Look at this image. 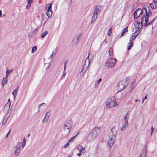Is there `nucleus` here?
Here are the masks:
<instances>
[{"instance_id": "nucleus-1", "label": "nucleus", "mask_w": 157, "mask_h": 157, "mask_svg": "<svg viewBox=\"0 0 157 157\" xmlns=\"http://www.w3.org/2000/svg\"><path fill=\"white\" fill-rule=\"evenodd\" d=\"M100 132V127L94 128L90 132L86 138L87 142H90L96 137Z\"/></svg>"}, {"instance_id": "nucleus-2", "label": "nucleus", "mask_w": 157, "mask_h": 157, "mask_svg": "<svg viewBox=\"0 0 157 157\" xmlns=\"http://www.w3.org/2000/svg\"><path fill=\"white\" fill-rule=\"evenodd\" d=\"M117 132V130L116 129L113 128L111 129V131L109 133L108 144L110 147H111L113 145L116 139Z\"/></svg>"}, {"instance_id": "nucleus-3", "label": "nucleus", "mask_w": 157, "mask_h": 157, "mask_svg": "<svg viewBox=\"0 0 157 157\" xmlns=\"http://www.w3.org/2000/svg\"><path fill=\"white\" fill-rule=\"evenodd\" d=\"M128 78H126V79H123L118 83L117 88L120 90L119 91H121L125 88L128 84Z\"/></svg>"}, {"instance_id": "nucleus-4", "label": "nucleus", "mask_w": 157, "mask_h": 157, "mask_svg": "<svg viewBox=\"0 0 157 157\" xmlns=\"http://www.w3.org/2000/svg\"><path fill=\"white\" fill-rule=\"evenodd\" d=\"M72 125V122L70 120L66 121L63 126V129L65 132L68 133H69Z\"/></svg>"}, {"instance_id": "nucleus-5", "label": "nucleus", "mask_w": 157, "mask_h": 157, "mask_svg": "<svg viewBox=\"0 0 157 157\" xmlns=\"http://www.w3.org/2000/svg\"><path fill=\"white\" fill-rule=\"evenodd\" d=\"M116 59L113 58H110L105 63V66L108 69L114 66L116 63Z\"/></svg>"}, {"instance_id": "nucleus-6", "label": "nucleus", "mask_w": 157, "mask_h": 157, "mask_svg": "<svg viewBox=\"0 0 157 157\" xmlns=\"http://www.w3.org/2000/svg\"><path fill=\"white\" fill-rule=\"evenodd\" d=\"M106 107L108 108H111L114 106L117 107L118 104H117L115 100H112L111 99H109L106 102Z\"/></svg>"}, {"instance_id": "nucleus-7", "label": "nucleus", "mask_w": 157, "mask_h": 157, "mask_svg": "<svg viewBox=\"0 0 157 157\" xmlns=\"http://www.w3.org/2000/svg\"><path fill=\"white\" fill-rule=\"evenodd\" d=\"M52 4L51 3L47 5L45 7V9L47 10L46 14L48 17H51L52 14Z\"/></svg>"}, {"instance_id": "nucleus-8", "label": "nucleus", "mask_w": 157, "mask_h": 157, "mask_svg": "<svg viewBox=\"0 0 157 157\" xmlns=\"http://www.w3.org/2000/svg\"><path fill=\"white\" fill-rule=\"evenodd\" d=\"M90 63V61L88 60V61H87V59L85 61L83 67L82 68V70L80 72L81 74H82V76L84 75V73L86 72L87 70Z\"/></svg>"}, {"instance_id": "nucleus-9", "label": "nucleus", "mask_w": 157, "mask_h": 157, "mask_svg": "<svg viewBox=\"0 0 157 157\" xmlns=\"http://www.w3.org/2000/svg\"><path fill=\"white\" fill-rule=\"evenodd\" d=\"M145 11L146 15L143 17L141 19V23L142 24H144L145 26H146V24L148 21L149 17V14L147 13V11L146 8H144Z\"/></svg>"}, {"instance_id": "nucleus-10", "label": "nucleus", "mask_w": 157, "mask_h": 157, "mask_svg": "<svg viewBox=\"0 0 157 157\" xmlns=\"http://www.w3.org/2000/svg\"><path fill=\"white\" fill-rule=\"evenodd\" d=\"M143 14V11L140 8L138 9L134 13V19H137L140 16Z\"/></svg>"}, {"instance_id": "nucleus-11", "label": "nucleus", "mask_w": 157, "mask_h": 157, "mask_svg": "<svg viewBox=\"0 0 157 157\" xmlns=\"http://www.w3.org/2000/svg\"><path fill=\"white\" fill-rule=\"evenodd\" d=\"M21 143L19 142L17 146L14 147L15 148L14 151V154L15 156H17L19 155L20 153V148Z\"/></svg>"}, {"instance_id": "nucleus-12", "label": "nucleus", "mask_w": 157, "mask_h": 157, "mask_svg": "<svg viewBox=\"0 0 157 157\" xmlns=\"http://www.w3.org/2000/svg\"><path fill=\"white\" fill-rule=\"evenodd\" d=\"M10 103H9L8 102L5 105L3 109V111L4 112L7 113H9L8 112V111L10 109Z\"/></svg>"}, {"instance_id": "nucleus-13", "label": "nucleus", "mask_w": 157, "mask_h": 157, "mask_svg": "<svg viewBox=\"0 0 157 157\" xmlns=\"http://www.w3.org/2000/svg\"><path fill=\"white\" fill-rule=\"evenodd\" d=\"M50 115V114L49 112H47L46 113V115L44 119L43 120V123H46Z\"/></svg>"}, {"instance_id": "nucleus-14", "label": "nucleus", "mask_w": 157, "mask_h": 157, "mask_svg": "<svg viewBox=\"0 0 157 157\" xmlns=\"http://www.w3.org/2000/svg\"><path fill=\"white\" fill-rule=\"evenodd\" d=\"M10 116V113H7L6 114V117L4 118V119L2 121V125H4L6 124L7 120H8V118Z\"/></svg>"}, {"instance_id": "nucleus-15", "label": "nucleus", "mask_w": 157, "mask_h": 157, "mask_svg": "<svg viewBox=\"0 0 157 157\" xmlns=\"http://www.w3.org/2000/svg\"><path fill=\"white\" fill-rule=\"evenodd\" d=\"M128 126V122H125L123 121L122 124L121 126V131L124 130L125 128H126V127H127Z\"/></svg>"}, {"instance_id": "nucleus-16", "label": "nucleus", "mask_w": 157, "mask_h": 157, "mask_svg": "<svg viewBox=\"0 0 157 157\" xmlns=\"http://www.w3.org/2000/svg\"><path fill=\"white\" fill-rule=\"evenodd\" d=\"M101 10V7L99 6H97L95 8V9L94 13H96L97 14L99 13Z\"/></svg>"}, {"instance_id": "nucleus-17", "label": "nucleus", "mask_w": 157, "mask_h": 157, "mask_svg": "<svg viewBox=\"0 0 157 157\" xmlns=\"http://www.w3.org/2000/svg\"><path fill=\"white\" fill-rule=\"evenodd\" d=\"M142 24L141 23H140V22H137L135 23V26H136V28L139 29L142 28Z\"/></svg>"}, {"instance_id": "nucleus-18", "label": "nucleus", "mask_w": 157, "mask_h": 157, "mask_svg": "<svg viewBox=\"0 0 157 157\" xmlns=\"http://www.w3.org/2000/svg\"><path fill=\"white\" fill-rule=\"evenodd\" d=\"M101 80L102 79L101 78H100L98 80L96 81L94 85L95 88H96L98 87L99 83L101 81Z\"/></svg>"}, {"instance_id": "nucleus-19", "label": "nucleus", "mask_w": 157, "mask_h": 157, "mask_svg": "<svg viewBox=\"0 0 157 157\" xmlns=\"http://www.w3.org/2000/svg\"><path fill=\"white\" fill-rule=\"evenodd\" d=\"M97 14H96V13H94L92 17V21L91 22V23L92 22L94 21L96 19L97 17Z\"/></svg>"}, {"instance_id": "nucleus-20", "label": "nucleus", "mask_w": 157, "mask_h": 157, "mask_svg": "<svg viewBox=\"0 0 157 157\" xmlns=\"http://www.w3.org/2000/svg\"><path fill=\"white\" fill-rule=\"evenodd\" d=\"M128 31V29L127 27L123 29L121 32V36H123L124 35V34L125 33V32H127Z\"/></svg>"}, {"instance_id": "nucleus-21", "label": "nucleus", "mask_w": 157, "mask_h": 157, "mask_svg": "<svg viewBox=\"0 0 157 157\" xmlns=\"http://www.w3.org/2000/svg\"><path fill=\"white\" fill-rule=\"evenodd\" d=\"M109 54L111 56H113V50L112 48H110L109 50Z\"/></svg>"}, {"instance_id": "nucleus-22", "label": "nucleus", "mask_w": 157, "mask_h": 157, "mask_svg": "<svg viewBox=\"0 0 157 157\" xmlns=\"http://www.w3.org/2000/svg\"><path fill=\"white\" fill-rule=\"evenodd\" d=\"M77 149L78 150L80 153H84V152L82 151V150H83V147H81V146H79L77 147Z\"/></svg>"}, {"instance_id": "nucleus-23", "label": "nucleus", "mask_w": 157, "mask_h": 157, "mask_svg": "<svg viewBox=\"0 0 157 157\" xmlns=\"http://www.w3.org/2000/svg\"><path fill=\"white\" fill-rule=\"evenodd\" d=\"M48 33V32L47 31H45L44 32L42 33L41 35V38H44L45 36Z\"/></svg>"}, {"instance_id": "nucleus-24", "label": "nucleus", "mask_w": 157, "mask_h": 157, "mask_svg": "<svg viewBox=\"0 0 157 157\" xmlns=\"http://www.w3.org/2000/svg\"><path fill=\"white\" fill-rule=\"evenodd\" d=\"M129 45L128 46V49L129 50L133 46V42H130L128 43Z\"/></svg>"}, {"instance_id": "nucleus-25", "label": "nucleus", "mask_w": 157, "mask_h": 157, "mask_svg": "<svg viewBox=\"0 0 157 157\" xmlns=\"http://www.w3.org/2000/svg\"><path fill=\"white\" fill-rule=\"evenodd\" d=\"M7 82V80L6 78H3L2 82V85L4 86Z\"/></svg>"}, {"instance_id": "nucleus-26", "label": "nucleus", "mask_w": 157, "mask_h": 157, "mask_svg": "<svg viewBox=\"0 0 157 157\" xmlns=\"http://www.w3.org/2000/svg\"><path fill=\"white\" fill-rule=\"evenodd\" d=\"M13 71V69H12L11 70H9L8 68L6 70V74H7L8 75H9L10 73L12 72Z\"/></svg>"}, {"instance_id": "nucleus-27", "label": "nucleus", "mask_w": 157, "mask_h": 157, "mask_svg": "<svg viewBox=\"0 0 157 157\" xmlns=\"http://www.w3.org/2000/svg\"><path fill=\"white\" fill-rule=\"evenodd\" d=\"M37 50V47L36 46L33 47L32 49L31 53H33L35 52Z\"/></svg>"}, {"instance_id": "nucleus-28", "label": "nucleus", "mask_w": 157, "mask_h": 157, "mask_svg": "<svg viewBox=\"0 0 157 157\" xmlns=\"http://www.w3.org/2000/svg\"><path fill=\"white\" fill-rule=\"evenodd\" d=\"M112 27H111L109 29L108 32V35L109 36H111L112 33Z\"/></svg>"}, {"instance_id": "nucleus-29", "label": "nucleus", "mask_w": 157, "mask_h": 157, "mask_svg": "<svg viewBox=\"0 0 157 157\" xmlns=\"http://www.w3.org/2000/svg\"><path fill=\"white\" fill-rule=\"evenodd\" d=\"M18 91V88H16L15 90H13L12 93L13 95H17V92Z\"/></svg>"}, {"instance_id": "nucleus-30", "label": "nucleus", "mask_w": 157, "mask_h": 157, "mask_svg": "<svg viewBox=\"0 0 157 157\" xmlns=\"http://www.w3.org/2000/svg\"><path fill=\"white\" fill-rule=\"evenodd\" d=\"M25 144H26V140H25V138H24L23 140V141L22 142V147H24L25 146Z\"/></svg>"}, {"instance_id": "nucleus-31", "label": "nucleus", "mask_w": 157, "mask_h": 157, "mask_svg": "<svg viewBox=\"0 0 157 157\" xmlns=\"http://www.w3.org/2000/svg\"><path fill=\"white\" fill-rule=\"evenodd\" d=\"M72 0H66V2L68 6L70 5L71 4Z\"/></svg>"}, {"instance_id": "nucleus-32", "label": "nucleus", "mask_w": 157, "mask_h": 157, "mask_svg": "<svg viewBox=\"0 0 157 157\" xmlns=\"http://www.w3.org/2000/svg\"><path fill=\"white\" fill-rule=\"evenodd\" d=\"M50 65V63H48L47 64L45 63L44 65V67H45L46 66H47L46 67V69H47L49 68Z\"/></svg>"}, {"instance_id": "nucleus-33", "label": "nucleus", "mask_w": 157, "mask_h": 157, "mask_svg": "<svg viewBox=\"0 0 157 157\" xmlns=\"http://www.w3.org/2000/svg\"><path fill=\"white\" fill-rule=\"evenodd\" d=\"M75 136H74L73 137L71 138L69 140L68 142L69 143H71V142H72L74 141V139H75Z\"/></svg>"}, {"instance_id": "nucleus-34", "label": "nucleus", "mask_w": 157, "mask_h": 157, "mask_svg": "<svg viewBox=\"0 0 157 157\" xmlns=\"http://www.w3.org/2000/svg\"><path fill=\"white\" fill-rule=\"evenodd\" d=\"M137 36V35H136V34L134 33H133L132 35V39H134Z\"/></svg>"}, {"instance_id": "nucleus-35", "label": "nucleus", "mask_w": 157, "mask_h": 157, "mask_svg": "<svg viewBox=\"0 0 157 157\" xmlns=\"http://www.w3.org/2000/svg\"><path fill=\"white\" fill-rule=\"evenodd\" d=\"M65 71V70H64V69L63 71V74L61 76L62 79H63L65 77V75L66 74Z\"/></svg>"}, {"instance_id": "nucleus-36", "label": "nucleus", "mask_w": 157, "mask_h": 157, "mask_svg": "<svg viewBox=\"0 0 157 157\" xmlns=\"http://www.w3.org/2000/svg\"><path fill=\"white\" fill-rule=\"evenodd\" d=\"M154 128L153 127H152L151 128V132L150 133L151 135H152L153 133V131H154Z\"/></svg>"}, {"instance_id": "nucleus-37", "label": "nucleus", "mask_w": 157, "mask_h": 157, "mask_svg": "<svg viewBox=\"0 0 157 157\" xmlns=\"http://www.w3.org/2000/svg\"><path fill=\"white\" fill-rule=\"evenodd\" d=\"M150 6L152 9H155L156 7V6L155 5H153L152 4H150Z\"/></svg>"}, {"instance_id": "nucleus-38", "label": "nucleus", "mask_w": 157, "mask_h": 157, "mask_svg": "<svg viewBox=\"0 0 157 157\" xmlns=\"http://www.w3.org/2000/svg\"><path fill=\"white\" fill-rule=\"evenodd\" d=\"M124 122L128 123V120L127 119V117L126 115L124 117Z\"/></svg>"}, {"instance_id": "nucleus-39", "label": "nucleus", "mask_w": 157, "mask_h": 157, "mask_svg": "<svg viewBox=\"0 0 157 157\" xmlns=\"http://www.w3.org/2000/svg\"><path fill=\"white\" fill-rule=\"evenodd\" d=\"M136 35H138L140 33V30L139 29L137 30L134 33Z\"/></svg>"}, {"instance_id": "nucleus-40", "label": "nucleus", "mask_w": 157, "mask_h": 157, "mask_svg": "<svg viewBox=\"0 0 157 157\" xmlns=\"http://www.w3.org/2000/svg\"><path fill=\"white\" fill-rule=\"evenodd\" d=\"M69 146V143L68 142V143L64 145V147L65 148H67Z\"/></svg>"}, {"instance_id": "nucleus-41", "label": "nucleus", "mask_w": 157, "mask_h": 157, "mask_svg": "<svg viewBox=\"0 0 157 157\" xmlns=\"http://www.w3.org/2000/svg\"><path fill=\"white\" fill-rule=\"evenodd\" d=\"M135 86H131L132 88H131V90L130 91V92H132V91H133V90L134 89V88Z\"/></svg>"}, {"instance_id": "nucleus-42", "label": "nucleus", "mask_w": 157, "mask_h": 157, "mask_svg": "<svg viewBox=\"0 0 157 157\" xmlns=\"http://www.w3.org/2000/svg\"><path fill=\"white\" fill-rule=\"evenodd\" d=\"M154 20L155 19H154L153 20H152L151 21V22H149L147 24H146V26H147L148 25H150V24H151V23H152L154 21Z\"/></svg>"}, {"instance_id": "nucleus-43", "label": "nucleus", "mask_w": 157, "mask_h": 157, "mask_svg": "<svg viewBox=\"0 0 157 157\" xmlns=\"http://www.w3.org/2000/svg\"><path fill=\"white\" fill-rule=\"evenodd\" d=\"M27 1L28 4H31L33 2V0H27Z\"/></svg>"}, {"instance_id": "nucleus-44", "label": "nucleus", "mask_w": 157, "mask_h": 157, "mask_svg": "<svg viewBox=\"0 0 157 157\" xmlns=\"http://www.w3.org/2000/svg\"><path fill=\"white\" fill-rule=\"evenodd\" d=\"M30 6L31 4L28 3V4L26 6V8L27 9H29Z\"/></svg>"}, {"instance_id": "nucleus-45", "label": "nucleus", "mask_w": 157, "mask_h": 157, "mask_svg": "<svg viewBox=\"0 0 157 157\" xmlns=\"http://www.w3.org/2000/svg\"><path fill=\"white\" fill-rule=\"evenodd\" d=\"M67 64V63L65 62L64 63V70H66V65Z\"/></svg>"}, {"instance_id": "nucleus-46", "label": "nucleus", "mask_w": 157, "mask_h": 157, "mask_svg": "<svg viewBox=\"0 0 157 157\" xmlns=\"http://www.w3.org/2000/svg\"><path fill=\"white\" fill-rule=\"evenodd\" d=\"M10 131H11V130L10 129L8 132L7 133V134L6 136V138H7L8 137V136L10 134Z\"/></svg>"}, {"instance_id": "nucleus-47", "label": "nucleus", "mask_w": 157, "mask_h": 157, "mask_svg": "<svg viewBox=\"0 0 157 157\" xmlns=\"http://www.w3.org/2000/svg\"><path fill=\"white\" fill-rule=\"evenodd\" d=\"M147 94L145 97L143 98L144 100H145V99H146L147 98Z\"/></svg>"}, {"instance_id": "nucleus-48", "label": "nucleus", "mask_w": 157, "mask_h": 157, "mask_svg": "<svg viewBox=\"0 0 157 157\" xmlns=\"http://www.w3.org/2000/svg\"><path fill=\"white\" fill-rule=\"evenodd\" d=\"M9 75H8L7 74H6V76L5 78H6L7 79V78L8 77Z\"/></svg>"}, {"instance_id": "nucleus-49", "label": "nucleus", "mask_w": 157, "mask_h": 157, "mask_svg": "<svg viewBox=\"0 0 157 157\" xmlns=\"http://www.w3.org/2000/svg\"><path fill=\"white\" fill-rule=\"evenodd\" d=\"M135 82H134V81H133V82H132V85H134V86H135V85H135Z\"/></svg>"}, {"instance_id": "nucleus-50", "label": "nucleus", "mask_w": 157, "mask_h": 157, "mask_svg": "<svg viewBox=\"0 0 157 157\" xmlns=\"http://www.w3.org/2000/svg\"><path fill=\"white\" fill-rule=\"evenodd\" d=\"M2 17V11L0 10V17Z\"/></svg>"}, {"instance_id": "nucleus-51", "label": "nucleus", "mask_w": 157, "mask_h": 157, "mask_svg": "<svg viewBox=\"0 0 157 157\" xmlns=\"http://www.w3.org/2000/svg\"><path fill=\"white\" fill-rule=\"evenodd\" d=\"M77 155L78 156H80L81 155V153H78L77 154Z\"/></svg>"}, {"instance_id": "nucleus-52", "label": "nucleus", "mask_w": 157, "mask_h": 157, "mask_svg": "<svg viewBox=\"0 0 157 157\" xmlns=\"http://www.w3.org/2000/svg\"><path fill=\"white\" fill-rule=\"evenodd\" d=\"M53 52L52 55L50 56V58H52V56L53 55Z\"/></svg>"}, {"instance_id": "nucleus-53", "label": "nucleus", "mask_w": 157, "mask_h": 157, "mask_svg": "<svg viewBox=\"0 0 157 157\" xmlns=\"http://www.w3.org/2000/svg\"><path fill=\"white\" fill-rule=\"evenodd\" d=\"M41 106V105H40H40L38 106V108L39 109H40V107ZM40 109H39V111H40Z\"/></svg>"}, {"instance_id": "nucleus-54", "label": "nucleus", "mask_w": 157, "mask_h": 157, "mask_svg": "<svg viewBox=\"0 0 157 157\" xmlns=\"http://www.w3.org/2000/svg\"><path fill=\"white\" fill-rule=\"evenodd\" d=\"M13 95V98L14 99H15V97H16V95Z\"/></svg>"}, {"instance_id": "nucleus-55", "label": "nucleus", "mask_w": 157, "mask_h": 157, "mask_svg": "<svg viewBox=\"0 0 157 157\" xmlns=\"http://www.w3.org/2000/svg\"><path fill=\"white\" fill-rule=\"evenodd\" d=\"M83 150H82V151H83V152H85V149L83 147Z\"/></svg>"}, {"instance_id": "nucleus-56", "label": "nucleus", "mask_w": 157, "mask_h": 157, "mask_svg": "<svg viewBox=\"0 0 157 157\" xmlns=\"http://www.w3.org/2000/svg\"><path fill=\"white\" fill-rule=\"evenodd\" d=\"M44 104H45V103H42L40 104V105H44Z\"/></svg>"}, {"instance_id": "nucleus-57", "label": "nucleus", "mask_w": 157, "mask_h": 157, "mask_svg": "<svg viewBox=\"0 0 157 157\" xmlns=\"http://www.w3.org/2000/svg\"><path fill=\"white\" fill-rule=\"evenodd\" d=\"M79 133V132H78L76 134L75 136V137Z\"/></svg>"}, {"instance_id": "nucleus-58", "label": "nucleus", "mask_w": 157, "mask_h": 157, "mask_svg": "<svg viewBox=\"0 0 157 157\" xmlns=\"http://www.w3.org/2000/svg\"><path fill=\"white\" fill-rule=\"evenodd\" d=\"M37 30V29H35L34 30V31H35V32H36Z\"/></svg>"}, {"instance_id": "nucleus-59", "label": "nucleus", "mask_w": 157, "mask_h": 157, "mask_svg": "<svg viewBox=\"0 0 157 157\" xmlns=\"http://www.w3.org/2000/svg\"><path fill=\"white\" fill-rule=\"evenodd\" d=\"M138 101V100L137 99H136L135 100V101L136 102H137Z\"/></svg>"}, {"instance_id": "nucleus-60", "label": "nucleus", "mask_w": 157, "mask_h": 157, "mask_svg": "<svg viewBox=\"0 0 157 157\" xmlns=\"http://www.w3.org/2000/svg\"><path fill=\"white\" fill-rule=\"evenodd\" d=\"M142 155L141 154H140V156L139 157H141Z\"/></svg>"}, {"instance_id": "nucleus-61", "label": "nucleus", "mask_w": 157, "mask_h": 157, "mask_svg": "<svg viewBox=\"0 0 157 157\" xmlns=\"http://www.w3.org/2000/svg\"><path fill=\"white\" fill-rule=\"evenodd\" d=\"M144 99L143 98V100H142V103H143L144 102Z\"/></svg>"}, {"instance_id": "nucleus-62", "label": "nucleus", "mask_w": 157, "mask_h": 157, "mask_svg": "<svg viewBox=\"0 0 157 157\" xmlns=\"http://www.w3.org/2000/svg\"><path fill=\"white\" fill-rule=\"evenodd\" d=\"M8 102H9V103L10 102V99H9V100H8Z\"/></svg>"}, {"instance_id": "nucleus-63", "label": "nucleus", "mask_w": 157, "mask_h": 157, "mask_svg": "<svg viewBox=\"0 0 157 157\" xmlns=\"http://www.w3.org/2000/svg\"><path fill=\"white\" fill-rule=\"evenodd\" d=\"M30 135V134H29L28 135V137Z\"/></svg>"}, {"instance_id": "nucleus-64", "label": "nucleus", "mask_w": 157, "mask_h": 157, "mask_svg": "<svg viewBox=\"0 0 157 157\" xmlns=\"http://www.w3.org/2000/svg\"><path fill=\"white\" fill-rule=\"evenodd\" d=\"M68 157H71V155H69L68 156Z\"/></svg>"}]
</instances>
